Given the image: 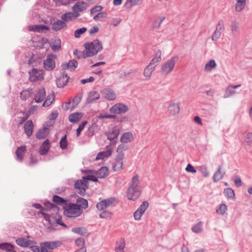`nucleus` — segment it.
I'll return each mask as SVG.
<instances>
[{
    "mask_svg": "<svg viewBox=\"0 0 252 252\" xmlns=\"http://www.w3.org/2000/svg\"><path fill=\"white\" fill-rule=\"evenodd\" d=\"M141 191L139 176L135 175L132 177L130 185L126 192V197L128 200L135 201L139 197Z\"/></svg>",
    "mask_w": 252,
    "mask_h": 252,
    "instance_id": "obj_1",
    "label": "nucleus"
},
{
    "mask_svg": "<svg viewBox=\"0 0 252 252\" xmlns=\"http://www.w3.org/2000/svg\"><path fill=\"white\" fill-rule=\"evenodd\" d=\"M64 215L69 218H76L80 216L83 210L78 204L69 203L63 206Z\"/></svg>",
    "mask_w": 252,
    "mask_h": 252,
    "instance_id": "obj_2",
    "label": "nucleus"
},
{
    "mask_svg": "<svg viewBox=\"0 0 252 252\" xmlns=\"http://www.w3.org/2000/svg\"><path fill=\"white\" fill-rule=\"evenodd\" d=\"M89 57L96 55L102 49V45L100 41L97 39L94 40L90 43H86L84 45Z\"/></svg>",
    "mask_w": 252,
    "mask_h": 252,
    "instance_id": "obj_3",
    "label": "nucleus"
},
{
    "mask_svg": "<svg viewBox=\"0 0 252 252\" xmlns=\"http://www.w3.org/2000/svg\"><path fill=\"white\" fill-rule=\"evenodd\" d=\"M179 60L177 56H175L168 59L161 66V72L164 75L170 73L174 69L176 63Z\"/></svg>",
    "mask_w": 252,
    "mask_h": 252,
    "instance_id": "obj_4",
    "label": "nucleus"
},
{
    "mask_svg": "<svg viewBox=\"0 0 252 252\" xmlns=\"http://www.w3.org/2000/svg\"><path fill=\"white\" fill-rule=\"evenodd\" d=\"M74 188L78 193L83 196L89 188V184L82 178V179L78 180L75 183Z\"/></svg>",
    "mask_w": 252,
    "mask_h": 252,
    "instance_id": "obj_5",
    "label": "nucleus"
},
{
    "mask_svg": "<svg viewBox=\"0 0 252 252\" xmlns=\"http://www.w3.org/2000/svg\"><path fill=\"white\" fill-rule=\"evenodd\" d=\"M120 132V129L117 127H114L110 129L108 131L105 133L108 139L111 142L112 144L115 145L117 142V137Z\"/></svg>",
    "mask_w": 252,
    "mask_h": 252,
    "instance_id": "obj_6",
    "label": "nucleus"
},
{
    "mask_svg": "<svg viewBox=\"0 0 252 252\" xmlns=\"http://www.w3.org/2000/svg\"><path fill=\"white\" fill-rule=\"evenodd\" d=\"M109 169L107 167L103 166L98 171L93 170H82V172L85 174L94 173L98 178H104L108 175Z\"/></svg>",
    "mask_w": 252,
    "mask_h": 252,
    "instance_id": "obj_7",
    "label": "nucleus"
},
{
    "mask_svg": "<svg viewBox=\"0 0 252 252\" xmlns=\"http://www.w3.org/2000/svg\"><path fill=\"white\" fill-rule=\"evenodd\" d=\"M115 198H109L103 200L96 204V208L98 210H104L107 208L115 206Z\"/></svg>",
    "mask_w": 252,
    "mask_h": 252,
    "instance_id": "obj_8",
    "label": "nucleus"
},
{
    "mask_svg": "<svg viewBox=\"0 0 252 252\" xmlns=\"http://www.w3.org/2000/svg\"><path fill=\"white\" fill-rule=\"evenodd\" d=\"M56 58V56L54 54L48 55L47 56L43 63L44 67L46 70L50 71L55 68L56 64L54 60Z\"/></svg>",
    "mask_w": 252,
    "mask_h": 252,
    "instance_id": "obj_9",
    "label": "nucleus"
},
{
    "mask_svg": "<svg viewBox=\"0 0 252 252\" xmlns=\"http://www.w3.org/2000/svg\"><path fill=\"white\" fill-rule=\"evenodd\" d=\"M149 207V203L147 201H144L134 213V218L135 220H140L141 217L144 214Z\"/></svg>",
    "mask_w": 252,
    "mask_h": 252,
    "instance_id": "obj_10",
    "label": "nucleus"
},
{
    "mask_svg": "<svg viewBox=\"0 0 252 252\" xmlns=\"http://www.w3.org/2000/svg\"><path fill=\"white\" fill-rule=\"evenodd\" d=\"M110 112L114 114L125 113L128 110V107L122 103L115 104L110 108Z\"/></svg>",
    "mask_w": 252,
    "mask_h": 252,
    "instance_id": "obj_11",
    "label": "nucleus"
},
{
    "mask_svg": "<svg viewBox=\"0 0 252 252\" xmlns=\"http://www.w3.org/2000/svg\"><path fill=\"white\" fill-rule=\"evenodd\" d=\"M180 111V103L171 102L167 108L168 114L171 116H176Z\"/></svg>",
    "mask_w": 252,
    "mask_h": 252,
    "instance_id": "obj_12",
    "label": "nucleus"
},
{
    "mask_svg": "<svg viewBox=\"0 0 252 252\" xmlns=\"http://www.w3.org/2000/svg\"><path fill=\"white\" fill-rule=\"evenodd\" d=\"M30 80L32 82H35L43 79V75L41 70L33 68L29 71Z\"/></svg>",
    "mask_w": 252,
    "mask_h": 252,
    "instance_id": "obj_13",
    "label": "nucleus"
},
{
    "mask_svg": "<svg viewBox=\"0 0 252 252\" xmlns=\"http://www.w3.org/2000/svg\"><path fill=\"white\" fill-rule=\"evenodd\" d=\"M124 153L118 154L115 160V163L113 165L114 171L121 170L123 166V159L124 158Z\"/></svg>",
    "mask_w": 252,
    "mask_h": 252,
    "instance_id": "obj_14",
    "label": "nucleus"
},
{
    "mask_svg": "<svg viewBox=\"0 0 252 252\" xmlns=\"http://www.w3.org/2000/svg\"><path fill=\"white\" fill-rule=\"evenodd\" d=\"M16 243L20 246L23 247L30 248L32 247L33 245H35L36 242L25 238H20L16 240Z\"/></svg>",
    "mask_w": 252,
    "mask_h": 252,
    "instance_id": "obj_15",
    "label": "nucleus"
},
{
    "mask_svg": "<svg viewBox=\"0 0 252 252\" xmlns=\"http://www.w3.org/2000/svg\"><path fill=\"white\" fill-rule=\"evenodd\" d=\"M104 97L109 100H115L117 97L115 91L110 88H105L102 90Z\"/></svg>",
    "mask_w": 252,
    "mask_h": 252,
    "instance_id": "obj_16",
    "label": "nucleus"
},
{
    "mask_svg": "<svg viewBox=\"0 0 252 252\" xmlns=\"http://www.w3.org/2000/svg\"><path fill=\"white\" fill-rule=\"evenodd\" d=\"M45 97V90L44 88H40L38 89L35 94L34 101L36 103H40L44 100Z\"/></svg>",
    "mask_w": 252,
    "mask_h": 252,
    "instance_id": "obj_17",
    "label": "nucleus"
},
{
    "mask_svg": "<svg viewBox=\"0 0 252 252\" xmlns=\"http://www.w3.org/2000/svg\"><path fill=\"white\" fill-rule=\"evenodd\" d=\"M110 146H107V149L106 151L100 152L96 156L95 160H98L99 159H103L106 158H108L111 156L112 154V150L110 148Z\"/></svg>",
    "mask_w": 252,
    "mask_h": 252,
    "instance_id": "obj_18",
    "label": "nucleus"
},
{
    "mask_svg": "<svg viewBox=\"0 0 252 252\" xmlns=\"http://www.w3.org/2000/svg\"><path fill=\"white\" fill-rule=\"evenodd\" d=\"M78 65L77 62L75 60H70L68 63H65L62 64V69L63 70L69 69L74 70Z\"/></svg>",
    "mask_w": 252,
    "mask_h": 252,
    "instance_id": "obj_19",
    "label": "nucleus"
},
{
    "mask_svg": "<svg viewBox=\"0 0 252 252\" xmlns=\"http://www.w3.org/2000/svg\"><path fill=\"white\" fill-rule=\"evenodd\" d=\"M69 77L67 74H63L57 80V85L59 88L63 87L68 82Z\"/></svg>",
    "mask_w": 252,
    "mask_h": 252,
    "instance_id": "obj_20",
    "label": "nucleus"
},
{
    "mask_svg": "<svg viewBox=\"0 0 252 252\" xmlns=\"http://www.w3.org/2000/svg\"><path fill=\"white\" fill-rule=\"evenodd\" d=\"M66 27L67 24L64 21L58 20L53 23L52 29L54 31L58 32Z\"/></svg>",
    "mask_w": 252,
    "mask_h": 252,
    "instance_id": "obj_21",
    "label": "nucleus"
},
{
    "mask_svg": "<svg viewBox=\"0 0 252 252\" xmlns=\"http://www.w3.org/2000/svg\"><path fill=\"white\" fill-rule=\"evenodd\" d=\"M25 133L28 137H30L33 133V124L32 120L27 121L24 126Z\"/></svg>",
    "mask_w": 252,
    "mask_h": 252,
    "instance_id": "obj_22",
    "label": "nucleus"
},
{
    "mask_svg": "<svg viewBox=\"0 0 252 252\" xmlns=\"http://www.w3.org/2000/svg\"><path fill=\"white\" fill-rule=\"evenodd\" d=\"M45 30L49 31L50 28L44 25H35L29 26V30L34 32H41Z\"/></svg>",
    "mask_w": 252,
    "mask_h": 252,
    "instance_id": "obj_23",
    "label": "nucleus"
},
{
    "mask_svg": "<svg viewBox=\"0 0 252 252\" xmlns=\"http://www.w3.org/2000/svg\"><path fill=\"white\" fill-rule=\"evenodd\" d=\"M88 7L87 3L84 1H78L72 7V10L75 13L85 10Z\"/></svg>",
    "mask_w": 252,
    "mask_h": 252,
    "instance_id": "obj_24",
    "label": "nucleus"
},
{
    "mask_svg": "<svg viewBox=\"0 0 252 252\" xmlns=\"http://www.w3.org/2000/svg\"><path fill=\"white\" fill-rule=\"evenodd\" d=\"M50 148V142L48 139L44 141L39 150V153L41 155H45Z\"/></svg>",
    "mask_w": 252,
    "mask_h": 252,
    "instance_id": "obj_25",
    "label": "nucleus"
},
{
    "mask_svg": "<svg viewBox=\"0 0 252 252\" xmlns=\"http://www.w3.org/2000/svg\"><path fill=\"white\" fill-rule=\"evenodd\" d=\"M134 139L133 135L131 132L124 133L120 138V141L123 143H127L131 142Z\"/></svg>",
    "mask_w": 252,
    "mask_h": 252,
    "instance_id": "obj_26",
    "label": "nucleus"
},
{
    "mask_svg": "<svg viewBox=\"0 0 252 252\" xmlns=\"http://www.w3.org/2000/svg\"><path fill=\"white\" fill-rule=\"evenodd\" d=\"M26 147L25 145L18 147L15 152L16 159L18 161L22 162L23 160Z\"/></svg>",
    "mask_w": 252,
    "mask_h": 252,
    "instance_id": "obj_27",
    "label": "nucleus"
},
{
    "mask_svg": "<svg viewBox=\"0 0 252 252\" xmlns=\"http://www.w3.org/2000/svg\"><path fill=\"white\" fill-rule=\"evenodd\" d=\"M79 14L75 13L74 11L73 12H67L61 16V19L65 22L66 21H71L77 18Z\"/></svg>",
    "mask_w": 252,
    "mask_h": 252,
    "instance_id": "obj_28",
    "label": "nucleus"
},
{
    "mask_svg": "<svg viewBox=\"0 0 252 252\" xmlns=\"http://www.w3.org/2000/svg\"><path fill=\"white\" fill-rule=\"evenodd\" d=\"M100 97V95L96 91H91L89 94L86 100L87 103H91L97 100Z\"/></svg>",
    "mask_w": 252,
    "mask_h": 252,
    "instance_id": "obj_29",
    "label": "nucleus"
},
{
    "mask_svg": "<svg viewBox=\"0 0 252 252\" xmlns=\"http://www.w3.org/2000/svg\"><path fill=\"white\" fill-rule=\"evenodd\" d=\"M156 65L150 64L146 66L144 71V75L146 78V80H149L151 76L152 73L154 71Z\"/></svg>",
    "mask_w": 252,
    "mask_h": 252,
    "instance_id": "obj_30",
    "label": "nucleus"
},
{
    "mask_svg": "<svg viewBox=\"0 0 252 252\" xmlns=\"http://www.w3.org/2000/svg\"><path fill=\"white\" fill-rule=\"evenodd\" d=\"M98 130V125L94 123L92 124L88 128L87 131H86V135L88 137H92L93 136L95 132H96Z\"/></svg>",
    "mask_w": 252,
    "mask_h": 252,
    "instance_id": "obj_31",
    "label": "nucleus"
},
{
    "mask_svg": "<svg viewBox=\"0 0 252 252\" xmlns=\"http://www.w3.org/2000/svg\"><path fill=\"white\" fill-rule=\"evenodd\" d=\"M221 166L220 165L218 167L217 170L214 174L213 179L214 182H218V181L221 180L225 174L224 172L222 173L221 171Z\"/></svg>",
    "mask_w": 252,
    "mask_h": 252,
    "instance_id": "obj_32",
    "label": "nucleus"
},
{
    "mask_svg": "<svg viewBox=\"0 0 252 252\" xmlns=\"http://www.w3.org/2000/svg\"><path fill=\"white\" fill-rule=\"evenodd\" d=\"M235 10L236 12H241L246 5V0H236Z\"/></svg>",
    "mask_w": 252,
    "mask_h": 252,
    "instance_id": "obj_33",
    "label": "nucleus"
},
{
    "mask_svg": "<svg viewBox=\"0 0 252 252\" xmlns=\"http://www.w3.org/2000/svg\"><path fill=\"white\" fill-rule=\"evenodd\" d=\"M126 247V243L124 239L121 238L117 242V247L115 248L116 252H125V248Z\"/></svg>",
    "mask_w": 252,
    "mask_h": 252,
    "instance_id": "obj_34",
    "label": "nucleus"
},
{
    "mask_svg": "<svg viewBox=\"0 0 252 252\" xmlns=\"http://www.w3.org/2000/svg\"><path fill=\"white\" fill-rule=\"evenodd\" d=\"M82 117L81 113H74L70 114L68 117L69 121L71 123H77L79 122Z\"/></svg>",
    "mask_w": 252,
    "mask_h": 252,
    "instance_id": "obj_35",
    "label": "nucleus"
},
{
    "mask_svg": "<svg viewBox=\"0 0 252 252\" xmlns=\"http://www.w3.org/2000/svg\"><path fill=\"white\" fill-rule=\"evenodd\" d=\"M203 223L200 221L192 225L191 230L195 233H200L203 231Z\"/></svg>",
    "mask_w": 252,
    "mask_h": 252,
    "instance_id": "obj_36",
    "label": "nucleus"
},
{
    "mask_svg": "<svg viewBox=\"0 0 252 252\" xmlns=\"http://www.w3.org/2000/svg\"><path fill=\"white\" fill-rule=\"evenodd\" d=\"M217 66V64L214 60H210L208 62H207L204 67V70L206 71L210 72L213 69L215 68Z\"/></svg>",
    "mask_w": 252,
    "mask_h": 252,
    "instance_id": "obj_37",
    "label": "nucleus"
},
{
    "mask_svg": "<svg viewBox=\"0 0 252 252\" xmlns=\"http://www.w3.org/2000/svg\"><path fill=\"white\" fill-rule=\"evenodd\" d=\"M48 134V129L47 127L39 129L36 133V137L39 139L44 138Z\"/></svg>",
    "mask_w": 252,
    "mask_h": 252,
    "instance_id": "obj_38",
    "label": "nucleus"
},
{
    "mask_svg": "<svg viewBox=\"0 0 252 252\" xmlns=\"http://www.w3.org/2000/svg\"><path fill=\"white\" fill-rule=\"evenodd\" d=\"M107 17V13L106 12H100L94 15L93 19L95 21H104Z\"/></svg>",
    "mask_w": 252,
    "mask_h": 252,
    "instance_id": "obj_39",
    "label": "nucleus"
},
{
    "mask_svg": "<svg viewBox=\"0 0 252 252\" xmlns=\"http://www.w3.org/2000/svg\"><path fill=\"white\" fill-rule=\"evenodd\" d=\"M161 51L160 50H158L155 54L154 58L152 60L150 63L153 65H157V63L160 62L161 60Z\"/></svg>",
    "mask_w": 252,
    "mask_h": 252,
    "instance_id": "obj_40",
    "label": "nucleus"
},
{
    "mask_svg": "<svg viewBox=\"0 0 252 252\" xmlns=\"http://www.w3.org/2000/svg\"><path fill=\"white\" fill-rule=\"evenodd\" d=\"M32 89H28L23 90L20 94V97L22 100H26L29 98L32 94Z\"/></svg>",
    "mask_w": 252,
    "mask_h": 252,
    "instance_id": "obj_41",
    "label": "nucleus"
},
{
    "mask_svg": "<svg viewBox=\"0 0 252 252\" xmlns=\"http://www.w3.org/2000/svg\"><path fill=\"white\" fill-rule=\"evenodd\" d=\"M223 193L225 196L228 199H233L235 198V193L233 189L231 188H226L224 189Z\"/></svg>",
    "mask_w": 252,
    "mask_h": 252,
    "instance_id": "obj_42",
    "label": "nucleus"
},
{
    "mask_svg": "<svg viewBox=\"0 0 252 252\" xmlns=\"http://www.w3.org/2000/svg\"><path fill=\"white\" fill-rule=\"evenodd\" d=\"M61 41L59 39H55L50 45L52 49L55 52L59 51L61 48Z\"/></svg>",
    "mask_w": 252,
    "mask_h": 252,
    "instance_id": "obj_43",
    "label": "nucleus"
},
{
    "mask_svg": "<svg viewBox=\"0 0 252 252\" xmlns=\"http://www.w3.org/2000/svg\"><path fill=\"white\" fill-rule=\"evenodd\" d=\"M73 54L74 55L77 56L78 59H83L89 57V56H87L88 54L86 49L83 52L76 50L73 52Z\"/></svg>",
    "mask_w": 252,
    "mask_h": 252,
    "instance_id": "obj_44",
    "label": "nucleus"
},
{
    "mask_svg": "<svg viewBox=\"0 0 252 252\" xmlns=\"http://www.w3.org/2000/svg\"><path fill=\"white\" fill-rule=\"evenodd\" d=\"M54 99L55 95L54 93L53 94H51L50 95H48L46 99L43 103L42 106L43 107H48L50 106L54 100Z\"/></svg>",
    "mask_w": 252,
    "mask_h": 252,
    "instance_id": "obj_45",
    "label": "nucleus"
},
{
    "mask_svg": "<svg viewBox=\"0 0 252 252\" xmlns=\"http://www.w3.org/2000/svg\"><path fill=\"white\" fill-rule=\"evenodd\" d=\"M54 99L55 95L54 93L53 94H51L50 95H48L46 99L43 103L42 106L43 107H48L50 106L54 100Z\"/></svg>",
    "mask_w": 252,
    "mask_h": 252,
    "instance_id": "obj_46",
    "label": "nucleus"
},
{
    "mask_svg": "<svg viewBox=\"0 0 252 252\" xmlns=\"http://www.w3.org/2000/svg\"><path fill=\"white\" fill-rule=\"evenodd\" d=\"M227 210V206L225 204H221L216 210L217 214L221 215H224Z\"/></svg>",
    "mask_w": 252,
    "mask_h": 252,
    "instance_id": "obj_47",
    "label": "nucleus"
},
{
    "mask_svg": "<svg viewBox=\"0 0 252 252\" xmlns=\"http://www.w3.org/2000/svg\"><path fill=\"white\" fill-rule=\"evenodd\" d=\"M77 203L79 204L78 205L80 206V208L86 209L88 207V201L83 198H78Z\"/></svg>",
    "mask_w": 252,
    "mask_h": 252,
    "instance_id": "obj_48",
    "label": "nucleus"
},
{
    "mask_svg": "<svg viewBox=\"0 0 252 252\" xmlns=\"http://www.w3.org/2000/svg\"><path fill=\"white\" fill-rule=\"evenodd\" d=\"M43 244L45 248L49 250H54L59 246L58 243L56 242H46L43 243Z\"/></svg>",
    "mask_w": 252,
    "mask_h": 252,
    "instance_id": "obj_49",
    "label": "nucleus"
},
{
    "mask_svg": "<svg viewBox=\"0 0 252 252\" xmlns=\"http://www.w3.org/2000/svg\"><path fill=\"white\" fill-rule=\"evenodd\" d=\"M97 177L94 173H92V174H88L86 176L82 177V178L84 180L86 181L87 183H88V180H90L94 182H97Z\"/></svg>",
    "mask_w": 252,
    "mask_h": 252,
    "instance_id": "obj_50",
    "label": "nucleus"
},
{
    "mask_svg": "<svg viewBox=\"0 0 252 252\" xmlns=\"http://www.w3.org/2000/svg\"><path fill=\"white\" fill-rule=\"evenodd\" d=\"M236 93L235 91L232 88L231 86H229L226 89L225 93L224 94L223 97L227 98L230 97L232 94H234Z\"/></svg>",
    "mask_w": 252,
    "mask_h": 252,
    "instance_id": "obj_51",
    "label": "nucleus"
},
{
    "mask_svg": "<svg viewBox=\"0 0 252 252\" xmlns=\"http://www.w3.org/2000/svg\"><path fill=\"white\" fill-rule=\"evenodd\" d=\"M244 143L247 146H251L252 144V132L248 133L244 137Z\"/></svg>",
    "mask_w": 252,
    "mask_h": 252,
    "instance_id": "obj_52",
    "label": "nucleus"
},
{
    "mask_svg": "<svg viewBox=\"0 0 252 252\" xmlns=\"http://www.w3.org/2000/svg\"><path fill=\"white\" fill-rule=\"evenodd\" d=\"M53 201L54 203H56L58 205H63V204H66V201L64 199L56 195L53 196Z\"/></svg>",
    "mask_w": 252,
    "mask_h": 252,
    "instance_id": "obj_53",
    "label": "nucleus"
},
{
    "mask_svg": "<svg viewBox=\"0 0 252 252\" xmlns=\"http://www.w3.org/2000/svg\"><path fill=\"white\" fill-rule=\"evenodd\" d=\"M0 249L3 250H6L7 252L11 249H14V247L10 243H1L0 244Z\"/></svg>",
    "mask_w": 252,
    "mask_h": 252,
    "instance_id": "obj_54",
    "label": "nucleus"
},
{
    "mask_svg": "<svg viewBox=\"0 0 252 252\" xmlns=\"http://www.w3.org/2000/svg\"><path fill=\"white\" fill-rule=\"evenodd\" d=\"M60 147L62 149L64 150L67 147V141L66 140V135H64L60 140Z\"/></svg>",
    "mask_w": 252,
    "mask_h": 252,
    "instance_id": "obj_55",
    "label": "nucleus"
},
{
    "mask_svg": "<svg viewBox=\"0 0 252 252\" xmlns=\"http://www.w3.org/2000/svg\"><path fill=\"white\" fill-rule=\"evenodd\" d=\"M199 171L202 174V176L204 177H207L209 176V173L206 165H201L199 167Z\"/></svg>",
    "mask_w": 252,
    "mask_h": 252,
    "instance_id": "obj_56",
    "label": "nucleus"
},
{
    "mask_svg": "<svg viewBox=\"0 0 252 252\" xmlns=\"http://www.w3.org/2000/svg\"><path fill=\"white\" fill-rule=\"evenodd\" d=\"M86 31L87 28L85 27L77 29L74 32V36L76 38H79L80 37L81 35L84 33Z\"/></svg>",
    "mask_w": 252,
    "mask_h": 252,
    "instance_id": "obj_57",
    "label": "nucleus"
},
{
    "mask_svg": "<svg viewBox=\"0 0 252 252\" xmlns=\"http://www.w3.org/2000/svg\"><path fill=\"white\" fill-rule=\"evenodd\" d=\"M72 231L77 234L84 235L86 232V230L83 227H74L72 229Z\"/></svg>",
    "mask_w": 252,
    "mask_h": 252,
    "instance_id": "obj_58",
    "label": "nucleus"
},
{
    "mask_svg": "<svg viewBox=\"0 0 252 252\" xmlns=\"http://www.w3.org/2000/svg\"><path fill=\"white\" fill-rule=\"evenodd\" d=\"M87 121H84V122H82L81 124L79 125V126L76 130V135H77V137H78L80 135L81 131L84 129L85 126L87 125Z\"/></svg>",
    "mask_w": 252,
    "mask_h": 252,
    "instance_id": "obj_59",
    "label": "nucleus"
},
{
    "mask_svg": "<svg viewBox=\"0 0 252 252\" xmlns=\"http://www.w3.org/2000/svg\"><path fill=\"white\" fill-rule=\"evenodd\" d=\"M141 3V0H128L126 2V5L129 4V7H131L136 5L140 4Z\"/></svg>",
    "mask_w": 252,
    "mask_h": 252,
    "instance_id": "obj_60",
    "label": "nucleus"
},
{
    "mask_svg": "<svg viewBox=\"0 0 252 252\" xmlns=\"http://www.w3.org/2000/svg\"><path fill=\"white\" fill-rule=\"evenodd\" d=\"M44 205L48 210L53 209L54 210H58V207L54 203H51L50 202H45Z\"/></svg>",
    "mask_w": 252,
    "mask_h": 252,
    "instance_id": "obj_61",
    "label": "nucleus"
},
{
    "mask_svg": "<svg viewBox=\"0 0 252 252\" xmlns=\"http://www.w3.org/2000/svg\"><path fill=\"white\" fill-rule=\"evenodd\" d=\"M239 23L235 20L231 22L230 28H231V32H236L237 31V30H238V27H239Z\"/></svg>",
    "mask_w": 252,
    "mask_h": 252,
    "instance_id": "obj_62",
    "label": "nucleus"
},
{
    "mask_svg": "<svg viewBox=\"0 0 252 252\" xmlns=\"http://www.w3.org/2000/svg\"><path fill=\"white\" fill-rule=\"evenodd\" d=\"M224 30L223 21L222 20L219 21L217 26L216 30L222 32Z\"/></svg>",
    "mask_w": 252,
    "mask_h": 252,
    "instance_id": "obj_63",
    "label": "nucleus"
},
{
    "mask_svg": "<svg viewBox=\"0 0 252 252\" xmlns=\"http://www.w3.org/2000/svg\"><path fill=\"white\" fill-rule=\"evenodd\" d=\"M112 213L108 211H103L99 214V217L102 219H110Z\"/></svg>",
    "mask_w": 252,
    "mask_h": 252,
    "instance_id": "obj_64",
    "label": "nucleus"
}]
</instances>
